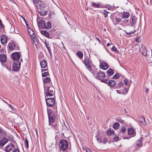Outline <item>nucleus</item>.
Masks as SVG:
<instances>
[{
    "label": "nucleus",
    "instance_id": "20",
    "mask_svg": "<svg viewBox=\"0 0 152 152\" xmlns=\"http://www.w3.org/2000/svg\"><path fill=\"white\" fill-rule=\"evenodd\" d=\"M139 122L143 125H145L146 124V123L144 117L142 116L139 117Z\"/></svg>",
    "mask_w": 152,
    "mask_h": 152
},
{
    "label": "nucleus",
    "instance_id": "52",
    "mask_svg": "<svg viewBox=\"0 0 152 152\" xmlns=\"http://www.w3.org/2000/svg\"><path fill=\"white\" fill-rule=\"evenodd\" d=\"M101 80V82H103L104 83H107V81H108V80L107 79H102V80Z\"/></svg>",
    "mask_w": 152,
    "mask_h": 152
},
{
    "label": "nucleus",
    "instance_id": "27",
    "mask_svg": "<svg viewBox=\"0 0 152 152\" xmlns=\"http://www.w3.org/2000/svg\"><path fill=\"white\" fill-rule=\"evenodd\" d=\"M124 85L123 83L121 82L119 83L116 86L115 88H119L122 87Z\"/></svg>",
    "mask_w": 152,
    "mask_h": 152
},
{
    "label": "nucleus",
    "instance_id": "45",
    "mask_svg": "<svg viewBox=\"0 0 152 152\" xmlns=\"http://www.w3.org/2000/svg\"><path fill=\"white\" fill-rule=\"evenodd\" d=\"M49 75V73L48 72H45L43 73H42V76L43 77H45L47 76H48Z\"/></svg>",
    "mask_w": 152,
    "mask_h": 152
},
{
    "label": "nucleus",
    "instance_id": "32",
    "mask_svg": "<svg viewBox=\"0 0 152 152\" xmlns=\"http://www.w3.org/2000/svg\"><path fill=\"white\" fill-rule=\"evenodd\" d=\"M107 134L108 135L110 136L113 134V129H109L107 130Z\"/></svg>",
    "mask_w": 152,
    "mask_h": 152
},
{
    "label": "nucleus",
    "instance_id": "1",
    "mask_svg": "<svg viewBox=\"0 0 152 152\" xmlns=\"http://www.w3.org/2000/svg\"><path fill=\"white\" fill-rule=\"evenodd\" d=\"M44 87L45 94L46 96H55V89L53 86H44Z\"/></svg>",
    "mask_w": 152,
    "mask_h": 152
},
{
    "label": "nucleus",
    "instance_id": "19",
    "mask_svg": "<svg viewBox=\"0 0 152 152\" xmlns=\"http://www.w3.org/2000/svg\"><path fill=\"white\" fill-rule=\"evenodd\" d=\"M40 64L42 68H44L47 66V62L46 60H42L41 61Z\"/></svg>",
    "mask_w": 152,
    "mask_h": 152
},
{
    "label": "nucleus",
    "instance_id": "42",
    "mask_svg": "<svg viewBox=\"0 0 152 152\" xmlns=\"http://www.w3.org/2000/svg\"><path fill=\"white\" fill-rule=\"evenodd\" d=\"M111 50L113 51H114L115 53H117L118 52V50L117 48L114 46H113L111 49Z\"/></svg>",
    "mask_w": 152,
    "mask_h": 152
},
{
    "label": "nucleus",
    "instance_id": "5",
    "mask_svg": "<svg viewBox=\"0 0 152 152\" xmlns=\"http://www.w3.org/2000/svg\"><path fill=\"white\" fill-rule=\"evenodd\" d=\"M90 60L88 58H85L84 60L83 61V63L84 64L87 69L91 72L92 66L91 65L90 63Z\"/></svg>",
    "mask_w": 152,
    "mask_h": 152
},
{
    "label": "nucleus",
    "instance_id": "17",
    "mask_svg": "<svg viewBox=\"0 0 152 152\" xmlns=\"http://www.w3.org/2000/svg\"><path fill=\"white\" fill-rule=\"evenodd\" d=\"M143 138L140 137L138 140H137L136 142V145L138 147H141L142 145V141Z\"/></svg>",
    "mask_w": 152,
    "mask_h": 152
},
{
    "label": "nucleus",
    "instance_id": "22",
    "mask_svg": "<svg viewBox=\"0 0 152 152\" xmlns=\"http://www.w3.org/2000/svg\"><path fill=\"white\" fill-rule=\"evenodd\" d=\"M107 77H109L113 75L114 73V70L111 69H110L107 71Z\"/></svg>",
    "mask_w": 152,
    "mask_h": 152
},
{
    "label": "nucleus",
    "instance_id": "3",
    "mask_svg": "<svg viewBox=\"0 0 152 152\" xmlns=\"http://www.w3.org/2000/svg\"><path fill=\"white\" fill-rule=\"evenodd\" d=\"M68 143L66 140H61L59 143V146L60 150L63 151H65L67 148Z\"/></svg>",
    "mask_w": 152,
    "mask_h": 152
},
{
    "label": "nucleus",
    "instance_id": "36",
    "mask_svg": "<svg viewBox=\"0 0 152 152\" xmlns=\"http://www.w3.org/2000/svg\"><path fill=\"white\" fill-rule=\"evenodd\" d=\"M129 90V86L128 88H124L123 92L122 93L123 94H127Z\"/></svg>",
    "mask_w": 152,
    "mask_h": 152
},
{
    "label": "nucleus",
    "instance_id": "48",
    "mask_svg": "<svg viewBox=\"0 0 152 152\" xmlns=\"http://www.w3.org/2000/svg\"><path fill=\"white\" fill-rule=\"evenodd\" d=\"M1 136H2V137H5L6 135V132L4 131H3V132H1Z\"/></svg>",
    "mask_w": 152,
    "mask_h": 152
},
{
    "label": "nucleus",
    "instance_id": "2",
    "mask_svg": "<svg viewBox=\"0 0 152 152\" xmlns=\"http://www.w3.org/2000/svg\"><path fill=\"white\" fill-rule=\"evenodd\" d=\"M46 24L45 22L42 20H41L39 21L38 23V26L41 28H46L50 29L51 28V24L49 22H47Z\"/></svg>",
    "mask_w": 152,
    "mask_h": 152
},
{
    "label": "nucleus",
    "instance_id": "55",
    "mask_svg": "<svg viewBox=\"0 0 152 152\" xmlns=\"http://www.w3.org/2000/svg\"><path fill=\"white\" fill-rule=\"evenodd\" d=\"M85 150L86 152H92L91 150L88 148H86Z\"/></svg>",
    "mask_w": 152,
    "mask_h": 152
},
{
    "label": "nucleus",
    "instance_id": "11",
    "mask_svg": "<svg viewBox=\"0 0 152 152\" xmlns=\"http://www.w3.org/2000/svg\"><path fill=\"white\" fill-rule=\"evenodd\" d=\"M14 148L15 146L13 145H9L6 147L5 151L7 152H10L13 151Z\"/></svg>",
    "mask_w": 152,
    "mask_h": 152
},
{
    "label": "nucleus",
    "instance_id": "54",
    "mask_svg": "<svg viewBox=\"0 0 152 152\" xmlns=\"http://www.w3.org/2000/svg\"><path fill=\"white\" fill-rule=\"evenodd\" d=\"M12 152H19V149L17 148H14V149L13 151H12Z\"/></svg>",
    "mask_w": 152,
    "mask_h": 152
},
{
    "label": "nucleus",
    "instance_id": "62",
    "mask_svg": "<svg viewBox=\"0 0 152 152\" xmlns=\"http://www.w3.org/2000/svg\"><path fill=\"white\" fill-rule=\"evenodd\" d=\"M3 132V129L1 128L0 127V134Z\"/></svg>",
    "mask_w": 152,
    "mask_h": 152
},
{
    "label": "nucleus",
    "instance_id": "4",
    "mask_svg": "<svg viewBox=\"0 0 152 152\" xmlns=\"http://www.w3.org/2000/svg\"><path fill=\"white\" fill-rule=\"evenodd\" d=\"M55 96L53 98H50L46 99V102L47 106L52 107L54 106L55 102Z\"/></svg>",
    "mask_w": 152,
    "mask_h": 152
},
{
    "label": "nucleus",
    "instance_id": "61",
    "mask_svg": "<svg viewBox=\"0 0 152 152\" xmlns=\"http://www.w3.org/2000/svg\"><path fill=\"white\" fill-rule=\"evenodd\" d=\"M45 44L46 47H47V46H48V44H47V42L46 41L45 42Z\"/></svg>",
    "mask_w": 152,
    "mask_h": 152
},
{
    "label": "nucleus",
    "instance_id": "53",
    "mask_svg": "<svg viewBox=\"0 0 152 152\" xmlns=\"http://www.w3.org/2000/svg\"><path fill=\"white\" fill-rule=\"evenodd\" d=\"M125 31L126 33L127 34H130L132 33H134L135 31L133 30V31H130L128 32H126V31Z\"/></svg>",
    "mask_w": 152,
    "mask_h": 152
},
{
    "label": "nucleus",
    "instance_id": "64",
    "mask_svg": "<svg viewBox=\"0 0 152 152\" xmlns=\"http://www.w3.org/2000/svg\"><path fill=\"white\" fill-rule=\"evenodd\" d=\"M149 91V90L148 89H146L145 90V92L147 93Z\"/></svg>",
    "mask_w": 152,
    "mask_h": 152
},
{
    "label": "nucleus",
    "instance_id": "29",
    "mask_svg": "<svg viewBox=\"0 0 152 152\" xmlns=\"http://www.w3.org/2000/svg\"><path fill=\"white\" fill-rule=\"evenodd\" d=\"M92 5L94 7L96 8H99L100 6V3H95L94 2H92Z\"/></svg>",
    "mask_w": 152,
    "mask_h": 152
},
{
    "label": "nucleus",
    "instance_id": "30",
    "mask_svg": "<svg viewBox=\"0 0 152 152\" xmlns=\"http://www.w3.org/2000/svg\"><path fill=\"white\" fill-rule=\"evenodd\" d=\"M128 134L130 135H132L134 133V132L132 128H129L128 129Z\"/></svg>",
    "mask_w": 152,
    "mask_h": 152
},
{
    "label": "nucleus",
    "instance_id": "63",
    "mask_svg": "<svg viewBox=\"0 0 152 152\" xmlns=\"http://www.w3.org/2000/svg\"><path fill=\"white\" fill-rule=\"evenodd\" d=\"M116 91L117 93L121 94H123L122 93L120 92L119 91H118V90H116Z\"/></svg>",
    "mask_w": 152,
    "mask_h": 152
},
{
    "label": "nucleus",
    "instance_id": "9",
    "mask_svg": "<svg viewBox=\"0 0 152 152\" xmlns=\"http://www.w3.org/2000/svg\"><path fill=\"white\" fill-rule=\"evenodd\" d=\"M20 53L19 52V53L18 52H15L12 54V59L15 60H18L20 57Z\"/></svg>",
    "mask_w": 152,
    "mask_h": 152
},
{
    "label": "nucleus",
    "instance_id": "26",
    "mask_svg": "<svg viewBox=\"0 0 152 152\" xmlns=\"http://www.w3.org/2000/svg\"><path fill=\"white\" fill-rule=\"evenodd\" d=\"M43 82L44 84H45V83H49L51 81V80L49 77H46L45 78H43Z\"/></svg>",
    "mask_w": 152,
    "mask_h": 152
},
{
    "label": "nucleus",
    "instance_id": "16",
    "mask_svg": "<svg viewBox=\"0 0 152 152\" xmlns=\"http://www.w3.org/2000/svg\"><path fill=\"white\" fill-rule=\"evenodd\" d=\"M28 33L30 36L31 38H33L35 37V35L34 31L32 29L29 28L28 29Z\"/></svg>",
    "mask_w": 152,
    "mask_h": 152
},
{
    "label": "nucleus",
    "instance_id": "31",
    "mask_svg": "<svg viewBox=\"0 0 152 152\" xmlns=\"http://www.w3.org/2000/svg\"><path fill=\"white\" fill-rule=\"evenodd\" d=\"M120 126V124L118 122L115 123L113 125V128L115 129H118Z\"/></svg>",
    "mask_w": 152,
    "mask_h": 152
},
{
    "label": "nucleus",
    "instance_id": "50",
    "mask_svg": "<svg viewBox=\"0 0 152 152\" xmlns=\"http://www.w3.org/2000/svg\"><path fill=\"white\" fill-rule=\"evenodd\" d=\"M129 22V20H126L125 19L124 20H123L122 21V23L121 24H124V23H128Z\"/></svg>",
    "mask_w": 152,
    "mask_h": 152
},
{
    "label": "nucleus",
    "instance_id": "34",
    "mask_svg": "<svg viewBox=\"0 0 152 152\" xmlns=\"http://www.w3.org/2000/svg\"><path fill=\"white\" fill-rule=\"evenodd\" d=\"M115 22L117 24H118L120 23H122V21L121 19L117 17H115Z\"/></svg>",
    "mask_w": 152,
    "mask_h": 152
},
{
    "label": "nucleus",
    "instance_id": "60",
    "mask_svg": "<svg viewBox=\"0 0 152 152\" xmlns=\"http://www.w3.org/2000/svg\"><path fill=\"white\" fill-rule=\"evenodd\" d=\"M0 51L1 52V53H3L4 52V49L1 48L0 50Z\"/></svg>",
    "mask_w": 152,
    "mask_h": 152
},
{
    "label": "nucleus",
    "instance_id": "41",
    "mask_svg": "<svg viewBox=\"0 0 152 152\" xmlns=\"http://www.w3.org/2000/svg\"><path fill=\"white\" fill-rule=\"evenodd\" d=\"M108 140L106 138H104L103 139H102V143H103L104 144H105L106 142H107Z\"/></svg>",
    "mask_w": 152,
    "mask_h": 152
},
{
    "label": "nucleus",
    "instance_id": "40",
    "mask_svg": "<svg viewBox=\"0 0 152 152\" xmlns=\"http://www.w3.org/2000/svg\"><path fill=\"white\" fill-rule=\"evenodd\" d=\"M119 75L118 73H116L113 76V79H117L119 77Z\"/></svg>",
    "mask_w": 152,
    "mask_h": 152
},
{
    "label": "nucleus",
    "instance_id": "10",
    "mask_svg": "<svg viewBox=\"0 0 152 152\" xmlns=\"http://www.w3.org/2000/svg\"><path fill=\"white\" fill-rule=\"evenodd\" d=\"M140 51L141 54L145 56L147 55V50L146 49L145 46L142 45L141 47L140 48Z\"/></svg>",
    "mask_w": 152,
    "mask_h": 152
},
{
    "label": "nucleus",
    "instance_id": "35",
    "mask_svg": "<svg viewBox=\"0 0 152 152\" xmlns=\"http://www.w3.org/2000/svg\"><path fill=\"white\" fill-rule=\"evenodd\" d=\"M117 121L120 123L122 124L124 123V121L120 117H118L116 119Z\"/></svg>",
    "mask_w": 152,
    "mask_h": 152
},
{
    "label": "nucleus",
    "instance_id": "33",
    "mask_svg": "<svg viewBox=\"0 0 152 152\" xmlns=\"http://www.w3.org/2000/svg\"><path fill=\"white\" fill-rule=\"evenodd\" d=\"M76 54L77 56L80 58H82L83 56V53L80 51H78L76 53Z\"/></svg>",
    "mask_w": 152,
    "mask_h": 152
},
{
    "label": "nucleus",
    "instance_id": "57",
    "mask_svg": "<svg viewBox=\"0 0 152 152\" xmlns=\"http://www.w3.org/2000/svg\"><path fill=\"white\" fill-rule=\"evenodd\" d=\"M140 38L139 37H138L137 39H136V41L137 42H140Z\"/></svg>",
    "mask_w": 152,
    "mask_h": 152
},
{
    "label": "nucleus",
    "instance_id": "43",
    "mask_svg": "<svg viewBox=\"0 0 152 152\" xmlns=\"http://www.w3.org/2000/svg\"><path fill=\"white\" fill-rule=\"evenodd\" d=\"M32 40L33 41V43L34 44L36 45V42H37V40L36 38H35V37H34L33 38H31Z\"/></svg>",
    "mask_w": 152,
    "mask_h": 152
},
{
    "label": "nucleus",
    "instance_id": "24",
    "mask_svg": "<svg viewBox=\"0 0 152 152\" xmlns=\"http://www.w3.org/2000/svg\"><path fill=\"white\" fill-rule=\"evenodd\" d=\"M41 33L43 35L45 36L48 38H49L50 36V34L46 31L42 30L41 31Z\"/></svg>",
    "mask_w": 152,
    "mask_h": 152
},
{
    "label": "nucleus",
    "instance_id": "18",
    "mask_svg": "<svg viewBox=\"0 0 152 152\" xmlns=\"http://www.w3.org/2000/svg\"><path fill=\"white\" fill-rule=\"evenodd\" d=\"M8 140L7 138H5L0 140V146H3L7 142Z\"/></svg>",
    "mask_w": 152,
    "mask_h": 152
},
{
    "label": "nucleus",
    "instance_id": "23",
    "mask_svg": "<svg viewBox=\"0 0 152 152\" xmlns=\"http://www.w3.org/2000/svg\"><path fill=\"white\" fill-rule=\"evenodd\" d=\"M107 84L111 87H114L116 83L114 80H111L108 82Z\"/></svg>",
    "mask_w": 152,
    "mask_h": 152
},
{
    "label": "nucleus",
    "instance_id": "21",
    "mask_svg": "<svg viewBox=\"0 0 152 152\" xmlns=\"http://www.w3.org/2000/svg\"><path fill=\"white\" fill-rule=\"evenodd\" d=\"M47 112L48 113V117H56L55 115L52 112V110L51 109H48Z\"/></svg>",
    "mask_w": 152,
    "mask_h": 152
},
{
    "label": "nucleus",
    "instance_id": "15",
    "mask_svg": "<svg viewBox=\"0 0 152 152\" xmlns=\"http://www.w3.org/2000/svg\"><path fill=\"white\" fill-rule=\"evenodd\" d=\"M7 60L6 56L4 54L0 55V61L3 63L5 62Z\"/></svg>",
    "mask_w": 152,
    "mask_h": 152
},
{
    "label": "nucleus",
    "instance_id": "25",
    "mask_svg": "<svg viewBox=\"0 0 152 152\" xmlns=\"http://www.w3.org/2000/svg\"><path fill=\"white\" fill-rule=\"evenodd\" d=\"M130 16V14L128 12H124L123 14L121 17L122 18H126Z\"/></svg>",
    "mask_w": 152,
    "mask_h": 152
},
{
    "label": "nucleus",
    "instance_id": "37",
    "mask_svg": "<svg viewBox=\"0 0 152 152\" xmlns=\"http://www.w3.org/2000/svg\"><path fill=\"white\" fill-rule=\"evenodd\" d=\"M25 146L26 148H28V142L26 138L25 139Z\"/></svg>",
    "mask_w": 152,
    "mask_h": 152
},
{
    "label": "nucleus",
    "instance_id": "14",
    "mask_svg": "<svg viewBox=\"0 0 152 152\" xmlns=\"http://www.w3.org/2000/svg\"><path fill=\"white\" fill-rule=\"evenodd\" d=\"M100 68L102 69L106 70L108 68V65L105 62H102L100 64Z\"/></svg>",
    "mask_w": 152,
    "mask_h": 152
},
{
    "label": "nucleus",
    "instance_id": "58",
    "mask_svg": "<svg viewBox=\"0 0 152 152\" xmlns=\"http://www.w3.org/2000/svg\"><path fill=\"white\" fill-rule=\"evenodd\" d=\"M96 39L99 42V43L101 44V41L99 39L98 37L96 38Z\"/></svg>",
    "mask_w": 152,
    "mask_h": 152
},
{
    "label": "nucleus",
    "instance_id": "7",
    "mask_svg": "<svg viewBox=\"0 0 152 152\" xmlns=\"http://www.w3.org/2000/svg\"><path fill=\"white\" fill-rule=\"evenodd\" d=\"M7 47L10 50H18V46L14 42H10L7 45Z\"/></svg>",
    "mask_w": 152,
    "mask_h": 152
},
{
    "label": "nucleus",
    "instance_id": "8",
    "mask_svg": "<svg viewBox=\"0 0 152 152\" xmlns=\"http://www.w3.org/2000/svg\"><path fill=\"white\" fill-rule=\"evenodd\" d=\"M105 74L104 72L99 71L97 73L96 77L97 78L101 80L105 77Z\"/></svg>",
    "mask_w": 152,
    "mask_h": 152
},
{
    "label": "nucleus",
    "instance_id": "28",
    "mask_svg": "<svg viewBox=\"0 0 152 152\" xmlns=\"http://www.w3.org/2000/svg\"><path fill=\"white\" fill-rule=\"evenodd\" d=\"M49 118V125H50V123H53L55 120L56 117H48Z\"/></svg>",
    "mask_w": 152,
    "mask_h": 152
},
{
    "label": "nucleus",
    "instance_id": "12",
    "mask_svg": "<svg viewBox=\"0 0 152 152\" xmlns=\"http://www.w3.org/2000/svg\"><path fill=\"white\" fill-rule=\"evenodd\" d=\"M130 22L131 26H135L136 23L137 18L134 16H132L130 18Z\"/></svg>",
    "mask_w": 152,
    "mask_h": 152
},
{
    "label": "nucleus",
    "instance_id": "59",
    "mask_svg": "<svg viewBox=\"0 0 152 152\" xmlns=\"http://www.w3.org/2000/svg\"><path fill=\"white\" fill-rule=\"evenodd\" d=\"M47 48L48 51H50L51 50L50 48V47H49L48 46L46 47Z\"/></svg>",
    "mask_w": 152,
    "mask_h": 152
},
{
    "label": "nucleus",
    "instance_id": "13",
    "mask_svg": "<svg viewBox=\"0 0 152 152\" xmlns=\"http://www.w3.org/2000/svg\"><path fill=\"white\" fill-rule=\"evenodd\" d=\"M7 37L5 35H2L1 38V42L2 44H4L7 41Z\"/></svg>",
    "mask_w": 152,
    "mask_h": 152
},
{
    "label": "nucleus",
    "instance_id": "51",
    "mask_svg": "<svg viewBox=\"0 0 152 152\" xmlns=\"http://www.w3.org/2000/svg\"><path fill=\"white\" fill-rule=\"evenodd\" d=\"M4 27V26L2 23V21L0 19V28H3Z\"/></svg>",
    "mask_w": 152,
    "mask_h": 152
},
{
    "label": "nucleus",
    "instance_id": "49",
    "mask_svg": "<svg viewBox=\"0 0 152 152\" xmlns=\"http://www.w3.org/2000/svg\"><path fill=\"white\" fill-rule=\"evenodd\" d=\"M108 12H107L105 10H104V12H103V14L104 15V17L105 18H106L107 17V14Z\"/></svg>",
    "mask_w": 152,
    "mask_h": 152
},
{
    "label": "nucleus",
    "instance_id": "56",
    "mask_svg": "<svg viewBox=\"0 0 152 152\" xmlns=\"http://www.w3.org/2000/svg\"><path fill=\"white\" fill-rule=\"evenodd\" d=\"M34 2L35 3H38L40 2V0H33Z\"/></svg>",
    "mask_w": 152,
    "mask_h": 152
},
{
    "label": "nucleus",
    "instance_id": "38",
    "mask_svg": "<svg viewBox=\"0 0 152 152\" xmlns=\"http://www.w3.org/2000/svg\"><path fill=\"white\" fill-rule=\"evenodd\" d=\"M47 11H42L40 12V14L42 16H44L47 14Z\"/></svg>",
    "mask_w": 152,
    "mask_h": 152
},
{
    "label": "nucleus",
    "instance_id": "39",
    "mask_svg": "<svg viewBox=\"0 0 152 152\" xmlns=\"http://www.w3.org/2000/svg\"><path fill=\"white\" fill-rule=\"evenodd\" d=\"M126 131V128L124 127H122L120 132L122 133L125 132Z\"/></svg>",
    "mask_w": 152,
    "mask_h": 152
},
{
    "label": "nucleus",
    "instance_id": "6",
    "mask_svg": "<svg viewBox=\"0 0 152 152\" xmlns=\"http://www.w3.org/2000/svg\"><path fill=\"white\" fill-rule=\"evenodd\" d=\"M20 63L18 61L14 62L12 64V70L14 71H18L19 69Z\"/></svg>",
    "mask_w": 152,
    "mask_h": 152
},
{
    "label": "nucleus",
    "instance_id": "44",
    "mask_svg": "<svg viewBox=\"0 0 152 152\" xmlns=\"http://www.w3.org/2000/svg\"><path fill=\"white\" fill-rule=\"evenodd\" d=\"M96 139L99 142L102 143V139L101 137H97Z\"/></svg>",
    "mask_w": 152,
    "mask_h": 152
},
{
    "label": "nucleus",
    "instance_id": "46",
    "mask_svg": "<svg viewBox=\"0 0 152 152\" xmlns=\"http://www.w3.org/2000/svg\"><path fill=\"white\" fill-rule=\"evenodd\" d=\"M113 140L115 142H116L119 140V137L118 136L115 137L113 138Z\"/></svg>",
    "mask_w": 152,
    "mask_h": 152
},
{
    "label": "nucleus",
    "instance_id": "47",
    "mask_svg": "<svg viewBox=\"0 0 152 152\" xmlns=\"http://www.w3.org/2000/svg\"><path fill=\"white\" fill-rule=\"evenodd\" d=\"M124 82L125 85L128 86H129V84L128 83V80L127 79H125L124 80Z\"/></svg>",
    "mask_w": 152,
    "mask_h": 152
}]
</instances>
